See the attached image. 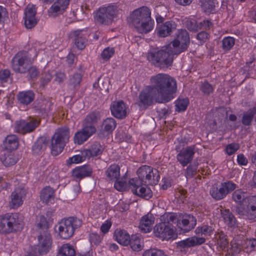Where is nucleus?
I'll return each instance as SVG.
<instances>
[{
  "mask_svg": "<svg viewBox=\"0 0 256 256\" xmlns=\"http://www.w3.org/2000/svg\"><path fill=\"white\" fill-rule=\"evenodd\" d=\"M176 24L173 21H168L160 24L157 28L158 34L160 37H166L170 36L176 30Z\"/></svg>",
  "mask_w": 256,
  "mask_h": 256,
  "instance_id": "412c9836",
  "label": "nucleus"
},
{
  "mask_svg": "<svg viewBox=\"0 0 256 256\" xmlns=\"http://www.w3.org/2000/svg\"><path fill=\"white\" fill-rule=\"evenodd\" d=\"M150 14V10L146 6L140 7L130 14L132 22L140 32L146 34L153 28Z\"/></svg>",
  "mask_w": 256,
  "mask_h": 256,
  "instance_id": "20e7f679",
  "label": "nucleus"
},
{
  "mask_svg": "<svg viewBox=\"0 0 256 256\" xmlns=\"http://www.w3.org/2000/svg\"><path fill=\"white\" fill-rule=\"evenodd\" d=\"M256 114L255 108L250 109L246 112H244L242 118V124L246 126L251 125L254 116Z\"/></svg>",
  "mask_w": 256,
  "mask_h": 256,
  "instance_id": "72a5a7b5",
  "label": "nucleus"
},
{
  "mask_svg": "<svg viewBox=\"0 0 256 256\" xmlns=\"http://www.w3.org/2000/svg\"><path fill=\"white\" fill-rule=\"evenodd\" d=\"M210 34L206 31H202L198 32L196 35V38L200 43H204L209 38Z\"/></svg>",
  "mask_w": 256,
  "mask_h": 256,
  "instance_id": "69168bd1",
  "label": "nucleus"
},
{
  "mask_svg": "<svg viewBox=\"0 0 256 256\" xmlns=\"http://www.w3.org/2000/svg\"><path fill=\"white\" fill-rule=\"evenodd\" d=\"M206 242L204 238L192 236L176 243L177 246L181 248H186L200 245Z\"/></svg>",
  "mask_w": 256,
  "mask_h": 256,
  "instance_id": "aec40b11",
  "label": "nucleus"
},
{
  "mask_svg": "<svg viewBox=\"0 0 256 256\" xmlns=\"http://www.w3.org/2000/svg\"><path fill=\"white\" fill-rule=\"evenodd\" d=\"M48 141L44 136L40 137L32 146V152L34 154L40 155L46 148Z\"/></svg>",
  "mask_w": 256,
  "mask_h": 256,
  "instance_id": "5701e85b",
  "label": "nucleus"
},
{
  "mask_svg": "<svg viewBox=\"0 0 256 256\" xmlns=\"http://www.w3.org/2000/svg\"><path fill=\"white\" fill-rule=\"evenodd\" d=\"M116 240L120 244L128 246L130 243V234L124 230L116 229L114 233Z\"/></svg>",
  "mask_w": 256,
  "mask_h": 256,
  "instance_id": "c85d7f7f",
  "label": "nucleus"
},
{
  "mask_svg": "<svg viewBox=\"0 0 256 256\" xmlns=\"http://www.w3.org/2000/svg\"><path fill=\"white\" fill-rule=\"evenodd\" d=\"M200 90L202 92L206 95H210L214 91V88L207 81L202 82Z\"/></svg>",
  "mask_w": 256,
  "mask_h": 256,
  "instance_id": "603ef678",
  "label": "nucleus"
},
{
  "mask_svg": "<svg viewBox=\"0 0 256 256\" xmlns=\"http://www.w3.org/2000/svg\"><path fill=\"white\" fill-rule=\"evenodd\" d=\"M31 65V61L26 52H18L12 60V68L16 72L25 74Z\"/></svg>",
  "mask_w": 256,
  "mask_h": 256,
  "instance_id": "9d476101",
  "label": "nucleus"
},
{
  "mask_svg": "<svg viewBox=\"0 0 256 256\" xmlns=\"http://www.w3.org/2000/svg\"><path fill=\"white\" fill-rule=\"evenodd\" d=\"M38 240V244L32 252H36L39 255L46 254L52 246V240L50 232L46 230L44 233H40Z\"/></svg>",
  "mask_w": 256,
  "mask_h": 256,
  "instance_id": "4468645a",
  "label": "nucleus"
},
{
  "mask_svg": "<svg viewBox=\"0 0 256 256\" xmlns=\"http://www.w3.org/2000/svg\"><path fill=\"white\" fill-rule=\"evenodd\" d=\"M171 44L162 48H153L148 53L147 58L155 66L160 68H167L172 66L174 56L176 55Z\"/></svg>",
  "mask_w": 256,
  "mask_h": 256,
  "instance_id": "7ed1b4c3",
  "label": "nucleus"
},
{
  "mask_svg": "<svg viewBox=\"0 0 256 256\" xmlns=\"http://www.w3.org/2000/svg\"><path fill=\"white\" fill-rule=\"evenodd\" d=\"M186 26L188 29L192 32H196L199 28V24H198L195 20H188L186 22Z\"/></svg>",
  "mask_w": 256,
  "mask_h": 256,
  "instance_id": "bf43d9fd",
  "label": "nucleus"
},
{
  "mask_svg": "<svg viewBox=\"0 0 256 256\" xmlns=\"http://www.w3.org/2000/svg\"><path fill=\"white\" fill-rule=\"evenodd\" d=\"M194 153V147L188 146L181 150L177 155L176 158L180 164L185 166L192 160Z\"/></svg>",
  "mask_w": 256,
  "mask_h": 256,
  "instance_id": "6ab92c4d",
  "label": "nucleus"
},
{
  "mask_svg": "<svg viewBox=\"0 0 256 256\" xmlns=\"http://www.w3.org/2000/svg\"><path fill=\"white\" fill-rule=\"evenodd\" d=\"M82 224V220L77 218H63L58 224V234L63 239H68L72 236L76 229L80 228Z\"/></svg>",
  "mask_w": 256,
  "mask_h": 256,
  "instance_id": "0eeeda50",
  "label": "nucleus"
},
{
  "mask_svg": "<svg viewBox=\"0 0 256 256\" xmlns=\"http://www.w3.org/2000/svg\"><path fill=\"white\" fill-rule=\"evenodd\" d=\"M75 250L70 244H64L59 250L58 256H75Z\"/></svg>",
  "mask_w": 256,
  "mask_h": 256,
  "instance_id": "c9c22d12",
  "label": "nucleus"
},
{
  "mask_svg": "<svg viewBox=\"0 0 256 256\" xmlns=\"http://www.w3.org/2000/svg\"><path fill=\"white\" fill-rule=\"evenodd\" d=\"M92 168L88 165L77 168L72 171V176L74 178L82 179L86 176H89L92 173Z\"/></svg>",
  "mask_w": 256,
  "mask_h": 256,
  "instance_id": "cd10ccee",
  "label": "nucleus"
},
{
  "mask_svg": "<svg viewBox=\"0 0 256 256\" xmlns=\"http://www.w3.org/2000/svg\"><path fill=\"white\" fill-rule=\"evenodd\" d=\"M106 174L109 180H118L120 176V168L116 164L110 166L106 171Z\"/></svg>",
  "mask_w": 256,
  "mask_h": 256,
  "instance_id": "c756f323",
  "label": "nucleus"
},
{
  "mask_svg": "<svg viewBox=\"0 0 256 256\" xmlns=\"http://www.w3.org/2000/svg\"><path fill=\"white\" fill-rule=\"evenodd\" d=\"M247 202V218L256 220V196L248 197Z\"/></svg>",
  "mask_w": 256,
  "mask_h": 256,
  "instance_id": "b1692460",
  "label": "nucleus"
},
{
  "mask_svg": "<svg viewBox=\"0 0 256 256\" xmlns=\"http://www.w3.org/2000/svg\"><path fill=\"white\" fill-rule=\"evenodd\" d=\"M190 44V36L186 30L180 29L178 32L176 38L170 44L175 50L176 54L178 55L186 50Z\"/></svg>",
  "mask_w": 256,
  "mask_h": 256,
  "instance_id": "f8f14e48",
  "label": "nucleus"
},
{
  "mask_svg": "<svg viewBox=\"0 0 256 256\" xmlns=\"http://www.w3.org/2000/svg\"><path fill=\"white\" fill-rule=\"evenodd\" d=\"M189 100L188 98L178 99L176 104V110L178 112L184 111L188 106Z\"/></svg>",
  "mask_w": 256,
  "mask_h": 256,
  "instance_id": "09e8293b",
  "label": "nucleus"
},
{
  "mask_svg": "<svg viewBox=\"0 0 256 256\" xmlns=\"http://www.w3.org/2000/svg\"><path fill=\"white\" fill-rule=\"evenodd\" d=\"M132 250L136 252H139L142 248V246L141 244L140 239L136 236H132L130 238V243Z\"/></svg>",
  "mask_w": 256,
  "mask_h": 256,
  "instance_id": "4c0bfd02",
  "label": "nucleus"
},
{
  "mask_svg": "<svg viewBox=\"0 0 256 256\" xmlns=\"http://www.w3.org/2000/svg\"><path fill=\"white\" fill-rule=\"evenodd\" d=\"M37 226L40 228V234L44 233L46 230L49 232L48 223L44 216H39V222Z\"/></svg>",
  "mask_w": 256,
  "mask_h": 256,
  "instance_id": "49530a36",
  "label": "nucleus"
},
{
  "mask_svg": "<svg viewBox=\"0 0 256 256\" xmlns=\"http://www.w3.org/2000/svg\"><path fill=\"white\" fill-rule=\"evenodd\" d=\"M97 86L100 88L102 92H108L109 87L108 80H101L100 78H99L98 83H94V88H96Z\"/></svg>",
  "mask_w": 256,
  "mask_h": 256,
  "instance_id": "8fccbe9b",
  "label": "nucleus"
},
{
  "mask_svg": "<svg viewBox=\"0 0 256 256\" xmlns=\"http://www.w3.org/2000/svg\"><path fill=\"white\" fill-rule=\"evenodd\" d=\"M52 76L49 72L42 74L40 78V87L44 88L51 80Z\"/></svg>",
  "mask_w": 256,
  "mask_h": 256,
  "instance_id": "3c124183",
  "label": "nucleus"
},
{
  "mask_svg": "<svg viewBox=\"0 0 256 256\" xmlns=\"http://www.w3.org/2000/svg\"><path fill=\"white\" fill-rule=\"evenodd\" d=\"M23 227V222L16 213H8L0 216V234H9L20 231Z\"/></svg>",
  "mask_w": 256,
  "mask_h": 256,
  "instance_id": "39448f33",
  "label": "nucleus"
},
{
  "mask_svg": "<svg viewBox=\"0 0 256 256\" xmlns=\"http://www.w3.org/2000/svg\"><path fill=\"white\" fill-rule=\"evenodd\" d=\"M152 86L140 92L136 104L140 110H144L151 106L155 101L158 103H166L173 98L176 91V80L168 74H158L150 78Z\"/></svg>",
  "mask_w": 256,
  "mask_h": 256,
  "instance_id": "f257e3e1",
  "label": "nucleus"
},
{
  "mask_svg": "<svg viewBox=\"0 0 256 256\" xmlns=\"http://www.w3.org/2000/svg\"><path fill=\"white\" fill-rule=\"evenodd\" d=\"M26 121L22 120H17L14 124V131L22 134H26Z\"/></svg>",
  "mask_w": 256,
  "mask_h": 256,
  "instance_id": "37998d69",
  "label": "nucleus"
},
{
  "mask_svg": "<svg viewBox=\"0 0 256 256\" xmlns=\"http://www.w3.org/2000/svg\"><path fill=\"white\" fill-rule=\"evenodd\" d=\"M40 198L46 204L52 203L54 198V190L50 186L44 188L40 192Z\"/></svg>",
  "mask_w": 256,
  "mask_h": 256,
  "instance_id": "2f4dec72",
  "label": "nucleus"
},
{
  "mask_svg": "<svg viewBox=\"0 0 256 256\" xmlns=\"http://www.w3.org/2000/svg\"><path fill=\"white\" fill-rule=\"evenodd\" d=\"M156 112L160 118H166L172 112L171 108L165 106L163 108H156Z\"/></svg>",
  "mask_w": 256,
  "mask_h": 256,
  "instance_id": "864d4df0",
  "label": "nucleus"
},
{
  "mask_svg": "<svg viewBox=\"0 0 256 256\" xmlns=\"http://www.w3.org/2000/svg\"><path fill=\"white\" fill-rule=\"evenodd\" d=\"M102 238V235L98 234L96 232H92L90 234V243L96 246L101 242Z\"/></svg>",
  "mask_w": 256,
  "mask_h": 256,
  "instance_id": "4d7b16f0",
  "label": "nucleus"
},
{
  "mask_svg": "<svg viewBox=\"0 0 256 256\" xmlns=\"http://www.w3.org/2000/svg\"><path fill=\"white\" fill-rule=\"evenodd\" d=\"M217 244L222 248L224 249L228 245V242L226 236L222 232H218L216 236Z\"/></svg>",
  "mask_w": 256,
  "mask_h": 256,
  "instance_id": "79ce46f5",
  "label": "nucleus"
},
{
  "mask_svg": "<svg viewBox=\"0 0 256 256\" xmlns=\"http://www.w3.org/2000/svg\"><path fill=\"white\" fill-rule=\"evenodd\" d=\"M68 36L72 40V41L74 42L76 46L79 50H83L86 47L88 40L82 34L81 30L71 32L68 34Z\"/></svg>",
  "mask_w": 256,
  "mask_h": 256,
  "instance_id": "4be33fe9",
  "label": "nucleus"
},
{
  "mask_svg": "<svg viewBox=\"0 0 256 256\" xmlns=\"http://www.w3.org/2000/svg\"><path fill=\"white\" fill-rule=\"evenodd\" d=\"M117 12L118 8L114 5L100 8L96 13L94 20L100 24H108L112 22L114 16Z\"/></svg>",
  "mask_w": 256,
  "mask_h": 256,
  "instance_id": "9b49d317",
  "label": "nucleus"
},
{
  "mask_svg": "<svg viewBox=\"0 0 256 256\" xmlns=\"http://www.w3.org/2000/svg\"><path fill=\"white\" fill-rule=\"evenodd\" d=\"M242 248L240 244L236 242V240H232L231 242V250L232 252V254L235 255L239 254L242 250Z\"/></svg>",
  "mask_w": 256,
  "mask_h": 256,
  "instance_id": "0e129e2a",
  "label": "nucleus"
},
{
  "mask_svg": "<svg viewBox=\"0 0 256 256\" xmlns=\"http://www.w3.org/2000/svg\"><path fill=\"white\" fill-rule=\"evenodd\" d=\"M247 203L243 205L240 204L236 208V212L240 216H246L247 217Z\"/></svg>",
  "mask_w": 256,
  "mask_h": 256,
  "instance_id": "680f3d73",
  "label": "nucleus"
},
{
  "mask_svg": "<svg viewBox=\"0 0 256 256\" xmlns=\"http://www.w3.org/2000/svg\"><path fill=\"white\" fill-rule=\"evenodd\" d=\"M100 120L99 114L96 112H93L88 114L82 122V126L94 128V132L96 129L94 124H96Z\"/></svg>",
  "mask_w": 256,
  "mask_h": 256,
  "instance_id": "7c9ffc66",
  "label": "nucleus"
},
{
  "mask_svg": "<svg viewBox=\"0 0 256 256\" xmlns=\"http://www.w3.org/2000/svg\"><path fill=\"white\" fill-rule=\"evenodd\" d=\"M222 217L228 226H236L237 222L234 214L228 210H225L222 212Z\"/></svg>",
  "mask_w": 256,
  "mask_h": 256,
  "instance_id": "473e14b6",
  "label": "nucleus"
},
{
  "mask_svg": "<svg viewBox=\"0 0 256 256\" xmlns=\"http://www.w3.org/2000/svg\"><path fill=\"white\" fill-rule=\"evenodd\" d=\"M70 130L67 127L60 128L52 138L51 152L54 156L59 154L69 140Z\"/></svg>",
  "mask_w": 256,
  "mask_h": 256,
  "instance_id": "423d86ee",
  "label": "nucleus"
},
{
  "mask_svg": "<svg viewBox=\"0 0 256 256\" xmlns=\"http://www.w3.org/2000/svg\"><path fill=\"white\" fill-rule=\"evenodd\" d=\"M26 190L20 188H18L12 192L10 195V207L16 208L23 204V198L26 196Z\"/></svg>",
  "mask_w": 256,
  "mask_h": 256,
  "instance_id": "dca6fc26",
  "label": "nucleus"
},
{
  "mask_svg": "<svg viewBox=\"0 0 256 256\" xmlns=\"http://www.w3.org/2000/svg\"><path fill=\"white\" fill-rule=\"evenodd\" d=\"M116 126V120L112 118H108L103 122L102 125V130L108 133H110L114 130Z\"/></svg>",
  "mask_w": 256,
  "mask_h": 256,
  "instance_id": "f704fd0d",
  "label": "nucleus"
},
{
  "mask_svg": "<svg viewBox=\"0 0 256 256\" xmlns=\"http://www.w3.org/2000/svg\"><path fill=\"white\" fill-rule=\"evenodd\" d=\"M94 133V128L82 126V130L74 134V142L78 144H81L87 140Z\"/></svg>",
  "mask_w": 256,
  "mask_h": 256,
  "instance_id": "a211bd4d",
  "label": "nucleus"
},
{
  "mask_svg": "<svg viewBox=\"0 0 256 256\" xmlns=\"http://www.w3.org/2000/svg\"><path fill=\"white\" fill-rule=\"evenodd\" d=\"M112 115L118 119H123L127 115V108L122 100L114 102L110 105Z\"/></svg>",
  "mask_w": 256,
  "mask_h": 256,
  "instance_id": "2eb2a0df",
  "label": "nucleus"
},
{
  "mask_svg": "<svg viewBox=\"0 0 256 256\" xmlns=\"http://www.w3.org/2000/svg\"><path fill=\"white\" fill-rule=\"evenodd\" d=\"M240 148L239 144L236 143L228 144L226 148V152L228 155L234 154Z\"/></svg>",
  "mask_w": 256,
  "mask_h": 256,
  "instance_id": "052dcab7",
  "label": "nucleus"
},
{
  "mask_svg": "<svg viewBox=\"0 0 256 256\" xmlns=\"http://www.w3.org/2000/svg\"><path fill=\"white\" fill-rule=\"evenodd\" d=\"M2 162L6 166H10L15 164L16 160L13 155L10 154L5 158Z\"/></svg>",
  "mask_w": 256,
  "mask_h": 256,
  "instance_id": "338daca9",
  "label": "nucleus"
},
{
  "mask_svg": "<svg viewBox=\"0 0 256 256\" xmlns=\"http://www.w3.org/2000/svg\"><path fill=\"white\" fill-rule=\"evenodd\" d=\"M89 149L92 156H96L100 154L104 150V148L98 142L93 144Z\"/></svg>",
  "mask_w": 256,
  "mask_h": 256,
  "instance_id": "a18cd8bd",
  "label": "nucleus"
},
{
  "mask_svg": "<svg viewBox=\"0 0 256 256\" xmlns=\"http://www.w3.org/2000/svg\"><path fill=\"white\" fill-rule=\"evenodd\" d=\"M161 222L156 224L154 228L156 237L169 240L175 236V230L179 228L184 232L194 228L196 219L192 215L184 214L178 216L174 213H165L160 216Z\"/></svg>",
  "mask_w": 256,
  "mask_h": 256,
  "instance_id": "f03ea898",
  "label": "nucleus"
},
{
  "mask_svg": "<svg viewBox=\"0 0 256 256\" xmlns=\"http://www.w3.org/2000/svg\"><path fill=\"white\" fill-rule=\"evenodd\" d=\"M143 256H168L165 252L162 250L158 248H150L147 250L143 254Z\"/></svg>",
  "mask_w": 256,
  "mask_h": 256,
  "instance_id": "c03bdc74",
  "label": "nucleus"
},
{
  "mask_svg": "<svg viewBox=\"0 0 256 256\" xmlns=\"http://www.w3.org/2000/svg\"><path fill=\"white\" fill-rule=\"evenodd\" d=\"M4 145L5 149L8 151L16 150L18 146V138L14 134L8 136L4 142Z\"/></svg>",
  "mask_w": 256,
  "mask_h": 256,
  "instance_id": "bb28decb",
  "label": "nucleus"
},
{
  "mask_svg": "<svg viewBox=\"0 0 256 256\" xmlns=\"http://www.w3.org/2000/svg\"><path fill=\"white\" fill-rule=\"evenodd\" d=\"M34 94L32 90L23 91L18 92L17 94V99L20 104L28 105L34 100Z\"/></svg>",
  "mask_w": 256,
  "mask_h": 256,
  "instance_id": "a878e982",
  "label": "nucleus"
},
{
  "mask_svg": "<svg viewBox=\"0 0 256 256\" xmlns=\"http://www.w3.org/2000/svg\"><path fill=\"white\" fill-rule=\"evenodd\" d=\"M28 75L30 79H34L36 78L39 74V71L36 66H30L28 67Z\"/></svg>",
  "mask_w": 256,
  "mask_h": 256,
  "instance_id": "774afa93",
  "label": "nucleus"
},
{
  "mask_svg": "<svg viewBox=\"0 0 256 256\" xmlns=\"http://www.w3.org/2000/svg\"><path fill=\"white\" fill-rule=\"evenodd\" d=\"M82 78V76L80 74L76 73L70 78V84L76 87L80 84Z\"/></svg>",
  "mask_w": 256,
  "mask_h": 256,
  "instance_id": "13d9d810",
  "label": "nucleus"
},
{
  "mask_svg": "<svg viewBox=\"0 0 256 256\" xmlns=\"http://www.w3.org/2000/svg\"><path fill=\"white\" fill-rule=\"evenodd\" d=\"M235 40L230 36L225 37L222 41V47L224 52L230 50L234 46Z\"/></svg>",
  "mask_w": 256,
  "mask_h": 256,
  "instance_id": "58836bf2",
  "label": "nucleus"
},
{
  "mask_svg": "<svg viewBox=\"0 0 256 256\" xmlns=\"http://www.w3.org/2000/svg\"><path fill=\"white\" fill-rule=\"evenodd\" d=\"M154 222V220L152 214H146L142 217L139 228L144 233L150 232L152 230V225Z\"/></svg>",
  "mask_w": 256,
  "mask_h": 256,
  "instance_id": "393cba45",
  "label": "nucleus"
},
{
  "mask_svg": "<svg viewBox=\"0 0 256 256\" xmlns=\"http://www.w3.org/2000/svg\"><path fill=\"white\" fill-rule=\"evenodd\" d=\"M129 184L132 193L146 200H149L152 196V192L147 184L142 182L137 178H133L129 180Z\"/></svg>",
  "mask_w": 256,
  "mask_h": 256,
  "instance_id": "ddd939ff",
  "label": "nucleus"
},
{
  "mask_svg": "<svg viewBox=\"0 0 256 256\" xmlns=\"http://www.w3.org/2000/svg\"><path fill=\"white\" fill-rule=\"evenodd\" d=\"M138 180H140L146 184L156 185L158 182L160 176L159 172L156 168L143 166L137 170Z\"/></svg>",
  "mask_w": 256,
  "mask_h": 256,
  "instance_id": "6e6552de",
  "label": "nucleus"
},
{
  "mask_svg": "<svg viewBox=\"0 0 256 256\" xmlns=\"http://www.w3.org/2000/svg\"><path fill=\"white\" fill-rule=\"evenodd\" d=\"M39 121L34 118L26 120V134L34 131L39 125Z\"/></svg>",
  "mask_w": 256,
  "mask_h": 256,
  "instance_id": "de8ad7c7",
  "label": "nucleus"
},
{
  "mask_svg": "<svg viewBox=\"0 0 256 256\" xmlns=\"http://www.w3.org/2000/svg\"><path fill=\"white\" fill-rule=\"evenodd\" d=\"M214 0H200L199 4L205 12H210L214 8Z\"/></svg>",
  "mask_w": 256,
  "mask_h": 256,
  "instance_id": "ea45409f",
  "label": "nucleus"
},
{
  "mask_svg": "<svg viewBox=\"0 0 256 256\" xmlns=\"http://www.w3.org/2000/svg\"><path fill=\"white\" fill-rule=\"evenodd\" d=\"M114 186L116 190L118 191L124 190L126 188L127 183L125 178H122L121 179L118 178V180H115Z\"/></svg>",
  "mask_w": 256,
  "mask_h": 256,
  "instance_id": "6e6d98bb",
  "label": "nucleus"
},
{
  "mask_svg": "<svg viewBox=\"0 0 256 256\" xmlns=\"http://www.w3.org/2000/svg\"><path fill=\"white\" fill-rule=\"evenodd\" d=\"M114 49L112 48H107L102 52L101 56L103 59L108 60L114 54Z\"/></svg>",
  "mask_w": 256,
  "mask_h": 256,
  "instance_id": "e2e57ef3",
  "label": "nucleus"
},
{
  "mask_svg": "<svg viewBox=\"0 0 256 256\" xmlns=\"http://www.w3.org/2000/svg\"><path fill=\"white\" fill-rule=\"evenodd\" d=\"M36 10L35 6L28 4L25 9L24 12V24L28 29L34 28L36 24Z\"/></svg>",
  "mask_w": 256,
  "mask_h": 256,
  "instance_id": "f3484780",
  "label": "nucleus"
},
{
  "mask_svg": "<svg viewBox=\"0 0 256 256\" xmlns=\"http://www.w3.org/2000/svg\"><path fill=\"white\" fill-rule=\"evenodd\" d=\"M236 188V184L231 180L221 182L219 186H212L210 190L212 197L216 200L224 199Z\"/></svg>",
  "mask_w": 256,
  "mask_h": 256,
  "instance_id": "1a4fd4ad",
  "label": "nucleus"
},
{
  "mask_svg": "<svg viewBox=\"0 0 256 256\" xmlns=\"http://www.w3.org/2000/svg\"><path fill=\"white\" fill-rule=\"evenodd\" d=\"M64 12V8H60L58 5H56V4L54 3L48 10V12L50 16L54 18L62 14Z\"/></svg>",
  "mask_w": 256,
  "mask_h": 256,
  "instance_id": "a19ab883",
  "label": "nucleus"
},
{
  "mask_svg": "<svg viewBox=\"0 0 256 256\" xmlns=\"http://www.w3.org/2000/svg\"><path fill=\"white\" fill-rule=\"evenodd\" d=\"M198 232L201 233L205 236H210L213 232L214 228L212 226L208 225H203L200 227L197 228Z\"/></svg>",
  "mask_w": 256,
  "mask_h": 256,
  "instance_id": "5fc2aeb1",
  "label": "nucleus"
},
{
  "mask_svg": "<svg viewBox=\"0 0 256 256\" xmlns=\"http://www.w3.org/2000/svg\"><path fill=\"white\" fill-rule=\"evenodd\" d=\"M232 200L239 204L242 202L247 203L246 200L248 198L246 197V193L242 190H237L232 194Z\"/></svg>",
  "mask_w": 256,
  "mask_h": 256,
  "instance_id": "e433bc0d",
  "label": "nucleus"
}]
</instances>
